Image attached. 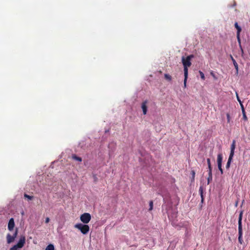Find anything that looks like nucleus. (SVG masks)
Masks as SVG:
<instances>
[{
  "label": "nucleus",
  "instance_id": "39448f33",
  "mask_svg": "<svg viewBox=\"0 0 250 250\" xmlns=\"http://www.w3.org/2000/svg\"><path fill=\"white\" fill-rule=\"evenodd\" d=\"M91 218V215L88 213H84L82 214L80 217L81 221L84 224L88 223L90 222Z\"/></svg>",
  "mask_w": 250,
  "mask_h": 250
},
{
  "label": "nucleus",
  "instance_id": "c85d7f7f",
  "mask_svg": "<svg viewBox=\"0 0 250 250\" xmlns=\"http://www.w3.org/2000/svg\"><path fill=\"white\" fill-rule=\"evenodd\" d=\"M50 221V219L49 217H46L45 220V223H48Z\"/></svg>",
  "mask_w": 250,
  "mask_h": 250
},
{
  "label": "nucleus",
  "instance_id": "c756f323",
  "mask_svg": "<svg viewBox=\"0 0 250 250\" xmlns=\"http://www.w3.org/2000/svg\"><path fill=\"white\" fill-rule=\"evenodd\" d=\"M240 105H241V109H242V110H243V109H244V105H243V104H240Z\"/></svg>",
  "mask_w": 250,
  "mask_h": 250
},
{
  "label": "nucleus",
  "instance_id": "ddd939ff",
  "mask_svg": "<svg viewBox=\"0 0 250 250\" xmlns=\"http://www.w3.org/2000/svg\"><path fill=\"white\" fill-rule=\"evenodd\" d=\"M208 185L212 180V171H208Z\"/></svg>",
  "mask_w": 250,
  "mask_h": 250
},
{
  "label": "nucleus",
  "instance_id": "f257e3e1",
  "mask_svg": "<svg viewBox=\"0 0 250 250\" xmlns=\"http://www.w3.org/2000/svg\"><path fill=\"white\" fill-rule=\"evenodd\" d=\"M193 55L187 56L186 58L183 57L182 58V63L184 66V73L188 74V67L191 65V60L193 58Z\"/></svg>",
  "mask_w": 250,
  "mask_h": 250
},
{
  "label": "nucleus",
  "instance_id": "393cba45",
  "mask_svg": "<svg viewBox=\"0 0 250 250\" xmlns=\"http://www.w3.org/2000/svg\"><path fill=\"white\" fill-rule=\"evenodd\" d=\"M227 122L229 123L230 120V117L229 113H227Z\"/></svg>",
  "mask_w": 250,
  "mask_h": 250
},
{
  "label": "nucleus",
  "instance_id": "0eeeda50",
  "mask_svg": "<svg viewBox=\"0 0 250 250\" xmlns=\"http://www.w3.org/2000/svg\"><path fill=\"white\" fill-rule=\"evenodd\" d=\"M147 100L144 101L142 104L141 107L142 108L143 114L144 115H146L147 112Z\"/></svg>",
  "mask_w": 250,
  "mask_h": 250
},
{
  "label": "nucleus",
  "instance_id": "cd10ccee",
  "mask_svg": "<svg viewBox=\"0 0 250 250\" xmlns=\"http://www.w3.org/2000/svg\"><path fill=\"white\" fill-rule=\"evenodd\" d=\"M243 119L245 120V121H247L248 120V118L246 116V114H243Z\"/></svg>",
  "mask_w": 250,
  "mask_h": 250
},
{
  "label": "nucleus",
  "instance_id": "473e14b6",
  "mask_svg": "<svg viewBox=\"0 0 250 250\" xmlns=\"http://www.w3.org/2000/svg\"><path fill=\"white\" fill-rule=\"evenodd\" d=\"M242 114H246L245 109L242 110Z\"/></svg>",
  "mask_w": 250,
  "mask_h": 250
},
{
  "label": "nucleus",
  "instance_id": "4be33fe9",
  "mask_svg": "<svg viewBox=\"0 0 250 250\" xmlns=\"http://www.w3.org/2000/svg\"><path fill=\"white\" fill-rule=\"evenodd\" d=\"M191 180L194 181V178H195V172L194 171V170H191Z\"/></svg>",
  "mask_w": 250,
  "mask_h": 250
},
{
  "label": "nucleus",
  "instance_id": "f03ea898",
  "mask_svg": "<svg viewBox=\"0 0 250 250\" xmlns=\"http://www.w3.org/2000/svg\"><path fill=\"white\" fill-rule=\"evenodd\" d=\"M243 211H241L240 212L239 218H238V242L240 244H242L244 243L242 235H243V231H242V216H243Z\"/></svg>",
  "mask_w": 250,
  "mask_h": 250
},
{
  "label": "nucleus",
  "instance_id": "4468645a",
  "mask_svg": "<svg viewBox=\"0 0 250 250\" xmlns=\"http://www.w3.org/2000/svg\"><path fill=\"white\" fill-rule=\"evenodd\" d=\"M232 158H233V157H231L230 156H229V159H228V162L226 165L227 168H229V167H230V163H231Z\"/></svg>",
  "mask_w": 250,
  "mask_h": 250
},
{
  "label": "nucleus",
  "instance_id": "6e6552de",
  "mask_svg": "<svg viewBox=\"0 0 250 250\" xmlns=\"http://www.w3.org/2000/svg\"><path fill=\"white\" fill-rule=\"evenodd\" d=\"M235 143L236 141L235 140H233L232 143L230 146V152L229 154V156L231 157H233L234 154V150L235 148Z\"/></svg>",
  "mask_w": 250,
  "mask_h": 250
},
{
  "label": "nucleus",
  "instance_id": "2eb2a0df",
  "mask_svg": "<svg viewBox=\"0 0 250 250\" xmlns=\"http://www.w3.org/2000/svg\"><path fill=\"white\" fill-rule=\"evenodd\" d=\"M234 26L237 29V33H240L241 31V28L240 26L238 25L237 22H235L234 24Z\"/></svg>",
  "mask_w": 250,
  "mask_h": 250
},
{
  "label": "nucleus",
  "instance_id": "423d86ee",
  "mask_svg": "<svg viewBox=\"0 0 250 250\" xmlns=\"http://www.w3.org/2000/svg\"><path fill=\"white\" fill-rule=\"evenodd\" d=\"M17 234H18L17 229H16L14 234L12 236L10 234H8L6 236L7 243L8 244H10V243L13 242L14 241L15 238L16 237Z\"/></svg>",
  "mask_w": 250,
  "mask_h": 250
},
{
  "label": "nucleus",
  "instance_id": "5701e85b",
  "mask_svg": "<svg viewBox=\"0 0 250 250\" xmlns=\"http://www.w3.org/2000/svg\"><path fill=\"white\" fill-rule=\"evenodd\" d=\"M199 74H200V77H201V78L203 80H205V75H204V74L203 73V72H202L201 71H199Z\"/></svg>",
  "mask_w": 250,
  "mask_h": 250
},
{
  "label": "nucleus",
  "instance_id": "9d476101",
  "mask_svg": "<svg viewBox=\"0 0 250 250\" xmlns=\"http://www.w3.org/2000/svg\"><path fill=\"white\" fill-rule=\"evenodd\" d=\"M199 194L201 196V202L203 203L204 202V196H203V192H204V188L203 186H200L199 189Z\"/></svg>",
  "mask_w": 250,
  "mask_h": 250
},
{
  "label": "nucleus",
  "instance_id": "20e7f679",
  "mask_svg": "<svg viewBox=\"0 0 250 250\" xmlns=\"http://www.w3.org/2000/svg\"><path fill=\"white\" fill-rule=\"evenodd\" d=\"M25 241V239L24 237H21L18 244L11 247L10 250H18V249L22 248Z\"/></svg>",
  "mask_w": 250,
  "mask_h": 250
},
{
  "label": "nucleus",
  "instance_id": "1a4fd4ad",
  "mask_svg": "<svg viewBox=\"0 0 250 250\" xmlns=\"http://www.w3.org/2000/svg\"><path fill=\"white\" fill-rule=\"evenodd\" d=\"M14 226H15V223H14V219L13 218H11L9 220V222H8V229L10 231H11V230H12L14 228Z\"/></svg>",
  "mask_w": 250,
  "mask_h": 250
},
{
  "label": "nucleus",
  "instance_id": "2f4dec72",
  "mask_svg": "<svg viewBox=\"0 0 250 250\" xmlns=\"http://www.w3.org/2000/svg\"><path fill=\"white\" fill-rule=\"evenodd\" d=\"M219 170L220 171L221 174L223 173V170L222 168L221 169H219Z\"/></svg>",
  "mask_w": 250,
  "mask_h": 250
},
{
  "label": "nucleus",
  "instance_id": "dca6fc26",
  "mask_svg": "<svg viewBox=\"0 0 250 250\" xmlns=\"http://www.w3.org/2000/svg\"><path fill=\"white\" fill-rule=\"evenodd\" d=\"M188 77V74L184 73V85L185 87H186Z\"/></svg>",
  "mask_w": 250,
  "mask_h": 250
},
{
  "label": "nucleus",
  "instance_id": "a878e982",
  "mask_svg": "<svg viewBox=\"0 0 250 250\" xmlns=\"http://www.w3.org/2000/svg\"><path fill=\"white\" fill-rule=\"evenodd\" d=\"M236 97H237V101H238V102L240 104H242L241 101L240 100L239 97V96H238V94L237 92H236Z\"/></svg>",
  "mask_w": 250,
  "mask_h": 250
},
{
  "label": "nucleus",
  "instance_id": "7c9ffc66",
  "mask_svg": "<svg viewBox=\"0 0 250 250\" xmlns=\"http://www.w3.org/2000/svg\"><path fill=\"white\" fill-rule=\"evenodd\" d=\"M218 167L219 169L222 168V164L218 165Z\"/></svg>",
  "mask_w": 250,
  "mask_h": 250
},
{
  "label": "nucleus",
  "instance_id": "9b49d317",
  "mask_svg": "<svg viewBox=\"0 0 250 250\" xmlns=\"http://www.w3.org/2000/svg\"><path fill=\"white\" fill-rule=\"evenodd\" d=\"M232 61L233 62V65L235 67V68L236 69V74L237 75L238 74V65L235 60L233 58L232 56H231Z\"/></svg>",
  "mask_w": 250,
  "mask_h": 250
},
{
  "label": "nucleus",
  "instance_id": "f3484780",
  "mask_svg": "<svg viewBox=\"0 0 250 250\" xmlns=\"http://www.w3.org/2000/svg\"><path fill=\"white\" fill-rule=\"evenodd\" d=\"M207 160V163H208V171H212V168H211V166L210 159L208 158Z\"/></svg>",
  "mask_w": 250,
  "mask_h": 250
},
{
  "label": "nucleus",
  "instance_id": "f8f14e48",
  "mask_svg": "<svg viewBox=\"0 0 250 250\" xmlns=\"http://www.w3.org/2000/svg\"><path fill=\"white\" fill-rule=\"evenodd\" d=\"M222 160H223L222 154L221 153L218 154L217 155V165L222 164Z\"/></svg>",
  "mask_w": 250,
  "mask_h": 250
},
{
  "label": "nucleus",
  "instance_id": "6ab92c4d",
  "mask_svg": "<svg viewBox=\"0 0 250 250\" xmlns=\"http://www.w3.org/2000/svg\"><path fill=\"white\" fill-rule=\"evenodd\" d=\"M45 250H54V247L52 244L48 245Z\"/></svg>",
  "mask_w": 250,
  "mask_h": 250
},
{
  "label": "nucleus",
  "instance_id": "a211bd4d",
  "mask_svg": "<svg viewBox=\"0 0 250 250\" xmlns=\"http://www.w3.org/2000/svg\"><path fill=\"white\" fill-rule=\"evenodd\" d=\"M72 157L73 159L78 161L79 162H82V159L81 157H78L76 155H73Z\"/></svg>",
  "mask_w": 250,
  "mask_h": 250
},
{
  "label": "nucleus",
  "instance_id": "aec40b11",
  "mask_svg": "<svg viewBox=\"0 0 250 250\" xmlns=\"http://www.w3.org/2000/svg\"><path fill=\"white\" fill-rule=\"evenodd\" d=\"M149 208L148 209L149 211H151L153 209V201H150L149 202Z\"/></svg>",
  "mask_w": 250,
  "mask_h": 250
},
{
  "label": "nucleus",
  "instance_id": "412c9836",
  "mask_svg": "<svg viewBox=\"0 0 250 250\" xmlns=\"http://www.w3.org/2000/svg\"><path fill=\"white\" fill-rule=\"evenodd\" d=\"M164 77L166 80H167L169 81L171 80V76L169 74H165L164 75Z\"/></svg>",
  "mask_w": 250,
  "mask_h": 250
},
{
  "label": "nucleus",
  "instance_id": "7ed1b4c3",
  "mask_svg": "<svg viewBox=\"0 0 250 250\" xmlns=\"http://www.w3.org/2000/svg\"><path fill=\"white\" fill-rule=\"evenodd\" d=\"M75 228L79 229L81 232L83 234H87L89 231V227L86 224H83L81 223L77 224L75 225Z\"/></svg>",
  "mask_w": 250,
  "mask_h": 250
},
{
  "label": "nucleus",
  "instance_id": "bb28decb",
  "mask_svg": "<svg viewBox=\"0 0 250 250\" xmlns=\"http://www.w3.org/2000/svg\"><path fill=\"white\" fill-rule=\"evenodd\" d=\"M240 33H237L236 36H237V39L238 40V42H239V44H240Z\"/></svg>",
  "mask_w": 250,
  "mask_h": 250
},
{
  "label": "nucleus",
  "instance_id": "f704fd0d",
  "mask_svg": "<svg viewBox=\"0 0 250 250\" xmlns=\"http://www.w3.org/2000/svg\"><path fill=\"white\" fill-rule=\"evenodd\" d=\"M211 74H212V75L213 77L214 76V75H213L212 73H211Z\"/></svg>",
  "mask_w": 250,
  "mask_h": 250
},
{
  "label": "nucleus",
  "instance_id": "72a5a7b5",
  "mask_svg": "<svg viewBox=\"0 0 250 250\" xmlns=\"http://www.w3.org/2000/svg\"><path fill=\"white\" fill-rule=\"evenodd\" d=\"M241 47V50H242V52H243V50L242 49V48H241V46H240Z\"/></svg>",
  "mask_w": 250,
  "mask_h": 250
},
{
  "label": "nucleus",
  "instance_id": "b1692460",
  "mask_svg": "<svg viewBox=\"0 0 250 250\" xmlns=\"http://www.w3.org/2000/svg\"><path fill=\"white\" fill-rule=\"evenodd\" d=\"M24 196L29 200H32L33 198V196L28 195L26 194H24Z\"/></svg>",
  "mask_w": 250,
  "mask_h": 250
}]
</instances>
